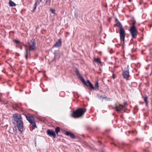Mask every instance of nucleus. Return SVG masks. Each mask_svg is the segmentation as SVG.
<instances>
[{
  "label": "nucleus",
  "mask_w": 152,
  "mask_h": 152,
  "mask_svg": "<svg viewBox=\"0 0 152 152\" xmlns=\"http://www.w3.org/2000/svg\"><path fill=\"white\" fill-rule=\"evenodd\" d=\"M129 31L132 38H136L138 34L136 28H130Z\"/></svg>",
  "instance_id": "39448f33"
},
{
  "label": "nucleus",
  "mask_w": 152,
  "mask_h": 152,
  "mask_svg": "<svg viewBox=\"0 0 152 152\" xmlns=\"http://www.w3.org/2000/svg\"><path fill=\"white\" fill-rule=\"evenodd\" d=\"M17 127L19 130L20 132H22L23 130V126L22 120L16 122Z\"/></svg>",
  "instance_id": "0eeeda50"
},
{
  "label": "nucleus",
  "mask_w": 152,
  "mask_h": 152,
  "mask_svg": "<svg viewBox=\"0 0 152 152\" xmlns=\"http://www.w3.org/2000/svg\"><path fill=\"white\" fill-rule=\"evenodd\" d=\"M86 109L85 108H79L73 111L72 116L74 118H78L82 117L86 111Z\"/></svg>",
  "instance_id": "f257e3e1"
},
{
  "label": "nucleus",
  "mask_w": 152,
  "mask_h": 152,
  "mask_svg": "<svg viewBox=\"0 0 152 152\" xmlns=\"http://www.w3.org/2000/svg\"><path fill=\"white\" fill-rule=\"evenodd\" d=\"M37 5H38V4H37V3H36L35 2V3L34 4V5L33 10L32 11V12H35V11L36 9V7H37Z\"/></svg>",
  "instance_id": "5701e85b"
},
{
  "label": "nucleus",
  "mask_w": 152,
  "mask_h": 152,
  "mask_svg": "<svg viewBox=\"0 0 152 152\" xmlns=\"http://www.w3.org/2000/svg\"><path fill=\"white\" fill-rule=\"evenodd\" d=\"M45 4H46L47 5H48V6H50L51 4L50 0H46Z\"/></svg>",
  "instance_id": "393cba45"
},
{
  "label": "nucleus",
  "mask_w": 152,
  "mask_h": 152,
  "mask_svg": "<svg viewBox=\"0 0 152 152\" xmlns=\"http://www.w3.org/2000/svg\"><path fill=\"white\" fill-rule=\"evenodd\" d=\"M107 99V101H110V100H111V98H109V97H107V99Z\"/></svg>",
  "instance_id": "7c9ffc66"
},
{
  "label": "nucleus",
  "mask_w": 152,
  "mask_h": 152,
  "mask_svg": "<svg viewBox=\"0 0 152 152\" xmlns=\"http://www.w3.org/2000/svg\"><path fill=\"white\" fill-rule=\"evenodd\" d=\"M61 45V41L60 39L56 42V43L54 45L53 47L55 48L58 47Z\"/></svg>",
  "instance_id": "4468645a"
},
{
  "label": "nucleus",
  "mask_w": 152,
  "mask_h": 152,
  "mask_svg": "<svg viewBox=\"0 0 152 152\" xmlns=\"http://www.w3.org/2000/svg\"><path fill=\"white\" fill-rule=\"evenodd\" d=\"M132 25L131 27H130V28H136L135 27V24L136 23L135 20H132Z\"/></svg>",
  "instance_id": "6ab92c4d"
},
{
  "label": "nucleus",
  "mask_w": 152,
  "mask_h": 152,
  "mask_svg": "<svg viewBox=\"0 0 152 152\" xmlns=\"http://www.w3.org/2000/svg\"><path fill=\"white\" fill-rule=\"evenodd\" d=\"M36 3H37V4H38V5H39L40 3V2L39 1V0H38L36 2H35Z\"/></svg>",
  "instance_id": "c756f323"
},
{
  "label": "nucleus",
  "mask_w": 152,
  "mask_h": 152,
  "mask_svg": "<svg viewBox=\"0 0 152 152\" xmlns=\"http://www.w3.org/2000/svg\"><path fill=\"white\" fill-rule=\"evenodd\" d=\"M64 134L67 136H69L72 139L76 138V137L72 133L68 131H65Z\"/></svg>",
  "instance_id": "ddd939ff"
},
{
  "label": "nucleus",
  "mask_w": 152,
  "mask_h": 152,
  "mask_svg": "<svg viewBox=\"0 0 152 152\" xmlns=\"http://www.w3.org/2000/svg\"><path fill=\"white\" fill-rule=\"evenodd\" d=\"M25 46L27 47V45H25Z\"/></svg>",
  "instance_id": "4c0bfd02"
},
{
  "label": "nucleus",
  "mask_w": 152,
  "mask_h": 152,
  "mask_svg": "<svg viewBox=\"0 0 152 152\" xmlns=\"http://www.w3.org/2000/svg\"><path fill=\"white\" fill-rule=\"evenodd\" d=\"M113 109L115 110L117 112H121L124 109V107L123 105L115 104L114 106L112 107Z\"/></svg>",
  "instance_id": "423d86ee"
},
{
  "label": "nucleus",
  "mask_w": 152,
  "mask_h": 152,
  "mask_svg": "<svg viewBox=\"0 0 152 152\" xmlns=\"http://www.w3.org/2000/svg\"><path fill=\"white\" fill-rule=\"evenodd\" d=\"M122 75L124 79L127 80H128L130 76L129 69H127L126 70L123 72Z\"/></svg>",
  "instance_id": "6e6552de"
},
{
  "label": "nucleus",
  "mask_w": 152,
  "mask_h": 152,
  "mask_svg": "<svg viewBox=\"0 0 152 152\" xmlns=\"http://www.w3.org/2000/svg\"><path fill=\"white\" fill-rule=\"evenodd\" d=\"M119 31L121 44L124 45V40L125 37V31L123 27L119 29Z\"/></svg>",
  "instance_id": "7ed1b4c3"
},
{
  "label": "nucleus",
  "mask_w": 152,
  "mask_h": 152,
  "mask_svg": "<svg viewBox=\"0 0 152 152\" xmlns=\"http://www.w3.org/2000/svg\"><path fill=\"white\" fill-rule=\"evenodd\" d=\"M50 11L52 12V13L55 14V10L54 9H51L50 10Z\"/></svg>",
  "instance_id": "a878e982"
},
{
  "label": "nucleus",
  "mask_w": 152,
  "mask_h": 152,
  "mask_svg": "<svg viewBox=\"0 0 152 152\" xmlns=\"http://www.w3.org/2000/svg\"><path fill=\"white\" fill-rule=\"evenodd\" d=\"M103 97H104V96H102V95H101L99 97V99H103Z\"/></svg>",
  "instance_id": "cd10ccee"
},
{
  "label": "nucleus",
  "mask_w": 152,
  "mask_h": 152,
  "mask_svg": "<svg viewBox=\"0 0 152 152\" xmlns=\"http://www.w3.org/2000/svg\"><path fill=\"white\" fill-rule=\"evenodd\" d=\"M30 51L29 50V49H28L27 48H25V57L27 60L28 58V54L30 53Z\"/></svg>",
  "instance_id": "2eb2a0df"
},
{
  "label": "nucleus",
  "mask_w": 152,
  "mask_h": 152,
  "mask_svg": "<svg viewBox=\"0 0 152 152\" xmlns=\"http://www.w3.org/2000/svg\"><path fill=\"white\" fill-rule=\"evenodd\" d=\"M37 5H38V4H37V3H36L35 2V3L34 4V5L33 10L32 11V12H35V11L36 9V7H37Z\"/></svg>",
  "instance_id": "b1692460"
},
{
  "label": "nucleus",
  "mask_w": 152,
  "mask_h": 152,
  "mask_svg": "<svg viewBox=\"0 0 152 152\" xmlns=\"http://www.w3.org/2000/svg\"><path fill=\"white\" fill-rule=\"evenodd\" d=\"M144 101L145 103V105L146 106H147L148 105V98L147 96H146L144 98Z\"/></svg>",
  "instance_id": "aec40b11"
},
{
  "label": "nucleus",
  "mask_w": 152,
  "mask_h": 152,
  "mask_svg": "<svg viewBox=\"0 0 152 152\" xmlns=\"http://www.w3.org/2000/svg\"><path fill=\"white\" fill-rule=\"evenodd\" d=\"M116 26L119 28V29L123 27L121 24L117 19H116Z\"/></svg>",
  "instance_id": "f3484780"
},
{
  "label": "nucleus",
  "mask_w": 152,
  "mask_h": 152,
  "mask_svg": "<svg viewBox=\"0 0 152 152\" xmlns=\"http://www.w3.org/2000/svg\"><path fill=\"white\" fill-rule=\"evenodd\" d=\"M29 49L30 51H33L36 49V43L34 39H31L28 42Z\"/></svg>",
  "instance_id": "20e7f679"
},
{
  "label": "nucleus",
  "mask_w": 152,
  "mask_h": 152,
  "mask_svg": "<svg viewBox=\"0 0 152 152\" xmlns=\"http://www.w3.org/2000/svg\"><path fill=\"white\" fill-rule=\"evenodd\" d=\"M83 83L86 86H89L93 90L95 89V88L93 86L92 84L91 83L90 81L89 80H88L87 82H86L85 81V82Z\"/></svg>",
  "instance_id": "f8f14e48"
},
{
  "label": "nucleus",
  "mask_w": 152,
  "mask_h": 152,
  "mask_svg": "<svg viewBox=\"0 0 152 152\" xmlns=\"http://www.w3.org/2000/svg\"><path fill=\"white\" fill-rule=\"evenodd\" d=\"M14 128H15V129H16V128H13V130H14Z\"/></svg>",
  "instance_id": "e433bc0d"
},
{
  "label": "nucleus",
  "mask_w": 152,
  "mask_h": 152,
  "mask_svg": "<svg viewBox=\"0 0 152 152\" xmlns=\"http://www.w3.org/2000/svg\"><path fill=\"white\" fill-rule=\"evenodd\" d=\"M26 118L27 120L29 122L32 126V129H34L37 128L35 122V119L34 117L32 116H26Z\"/></svg>",
  "instance_id": "f03ea898"
},
{
  "label": "nucleus",
  "mask_w": 152,
  "mask_h": 152,
  "mask_svg": "<svg viewBox=\"0 0 152 152\" xmlns=\"http://www.w3.org/2000/svg\"><path fill=\"white\" fill-rule=\"evenodd\" d=\"M14 41L17 44H19L20 42V41H19L16 40V39L14 40Z\"/></svg>",
  "instance_id": "bb28decb"
},
{
  "label": "nucleus",
  "mask_w": 152,
  "mask_h": 152,
  "mask_svg": "<svg viewBox=\"0 0 152 152\" xmlns=\"http://www.w3.org/2000/svg\"><path fill=\"white\" fill-rule=\"evenodd\" d=\"M94 62H96L98 64H101L102 63V62L101 61L100 58H94Z\"/></svg>",
  "instance_id": "dca6fc26"
},
{
  "label": "nucleus",
  "mask_w": 152,
  "mask_h": 152,
  "mask_svg": "<svg viewBox=\"0 0 152 152\" xmlns=\"http://www.w3.org/2000/svg\"><path fill=\"white\" fill-rule=\"evenodd\" d=\"M107 97L106 96H104L103 99H107Z\"/></svg>",
  "instance_id": "473e14b6"
},
{
  "label": "nucleus",
  "mask_w": 152,
  "mask_h": 152,
  "mask_svg": "<svg viewBox=\"0 0 152 152\" xmlns=\"http://www.w3.org/2000/svg\"><path fill=\"white\" fill-rule=\"evenodd\" d=\"M55 131L56 133L57 134L59 132H60V129L59 127H56L55 129Z\"/></svg>",
  "instance_id": "4be33fe9"
},
{
  "label": "nucleus",
  "mask_w": 152,
  "mask_h": 152,
  "mask_svg": "<svg viewBox=\"0 0 152 152\" xmlns=\"http://www.w3.org/2000/svg\"><path fill=\"white\" fill-rule=\"evenodd\" d=\"M132 0H129V1L130 2H131Z\"/></svg>",
  "instance_id": "c9c22d12"
},
{
  "label": "nucleus",
  "mask_w": 152,
  "mask_h": 152,
  "mask_svg": "<svg viewBox=\"0 0 152 152\" xmlns=\"http://www.w3.org/2000/svg\"><path fill=\"white\" fill-rule=\"evenodd\" d=\"M13 116L14 119V121L16 122L18 121L21 120L22 119L21 115L18 114H14Z\"/></svg>",
  "instance_id": "1a4fd4ad"
},
{
  "label": "nucleus",
  "mask_w": 152,
  "mask_h": 152,
  "mask_svg": "<svg viewBox=\"0 0 152 152\" xmlns=\"http://www.w3.org/2000/svg\"><path fill=\"white\" fill-rule=\"evenodd\" d=\"M112 77L114 79L115 78V76L114 74H113Z\"/></svg>",
  "instance_id": "2f4dec72"
},
{
  "label": "nucleus",
  "mask_w": 152,
  "mask_h": 152,
  "mask_svg": "<svg viewBox=\"0 0 152 152\" xmlns=\"http://www.w3.org/2000/svg\"><path fill=\"white\" fill-rule=\"evenodd\" d=\"M39 1L41 2L42 1V0H39Z\"/></svg>",
  "instance_id": "f704fd0d"
},
{
  "label": "nucleus",
  "mask_w": 152,
  "mask_h": 152,
  "mask_svg": "<svg viewBox=\"0 0 152 152\" xmlns=\"http://www.w3.org/2000/svg\"><path fill=\"white\" fill-rule=\"evenodd\" d=\"M95 89H98L99 88V83L98 81H96L95 83Z\"/></svg>",
  "instance_id": "412c9836"
},
{
  "label": "nucleus",
  "mask_w": 152,
  "mask_h": 152,
  "mask_svg": "<svg viewBox=\"0 0 152 152\" xmlns=\"http://www.w3.org/2000/svg\"><path fill=\"white\" fill-rule=\"evenodd\" d=\"M75 73L77 75L80 79L81 81L83 83H84L85 82V80L83 78L82 76L80 75L78 70L77 69L76 70Z\"/></svg>",
  "instance_id": "9b49d317"
},
{
  "label": "nucleus",
  "mask_w": 152,
  "mask_h": 152,
  "mask_svg": "<svg viewBox=\"0 0 152 152\" xmlns=\"http://www.w3.org/2000/svg\"><path fill=\"white\" fill-rule=\"evenodd\" d=\"M126 104V102H124V105H123V106L124 107V108L125 107Z\"/></svg>",
  "instance_id": "c85d7f7f"
},
{
  "label": "nucleus",
  "mask_w": 152,
  "mask_h": 152,
  "mask_svg": "<svg viewBox=\"0 0 152 152\" xmlns=\"http://www.w3.org/2000/svg\"><path fill=\"white\" fill-rule=\"evenodd\" d=\"M9 5L11 7H15L16 6L15 4L11 0H9Z\"/></svg>",
  "instance_id": "a211bd4d"
},
{
  "label": "nucleus",
  "mask_w": 152,
  "mask_h": 152,
  "mask_svg": "<svg viewBox=\"0 0 152 152\" xmlns=\"http://www.w3.org/2000/svg\"><path fill=\"white\" fill-rule=\"evenodd\" d=\"M47 134L50 136H53L54 138L56 137V135L55 132L52 130L48 129L47 131Z\"/></svg>",
  "instance_id": "9d476101"
},
{
  "label": "nucleus",
  "mask_w": 152,
  "mask_h": 152,
  "mask_svg": "<svg viewBox=\"0 0 152 152\" xmlns=\"http://www.w3.org/2000/svg\"><path fill=\"white\" fill-rule=\"evenodd\" d=\"M22 46H21L20 47V49L21 50H22Z\"/></svg>",
  "instance_id": "72a5a7b5"
}]
</instances>
